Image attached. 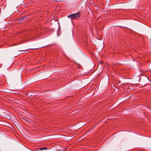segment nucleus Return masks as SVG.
Listing matches in <instances>:
<instances>
[{"mask_svg":"<svg viewBox=\"0 0 151 151\" xmlns=\"http://www.w3.org/2000/svg\"><path fill=\"white\" fill-rule=\"evenodd\" d=\"M36 48H34L33 49H36Z\"/></svg>","mask_w":151,"mask_h":151,"instance_id":"4","label":"nucleus"},{"mask_svg":"<svg viewBox=\"0 0 151 151\" xmlns=\"http://www.w3.org/2000/svg\"><path fill=\"white\" fill-rule=\"evenodd\" d=\"M37 149H39L40 150H47V147H42V148H38Z\"/></svg>","mask_w":151,"mask_h":151,"instance_id":"3","label":"nucleus"},{"mask_svg":"<svg viewBox=\"0 0 151 151\" xmlns=\"http://www.w3.org/2000/svg\"><path fill=\"white\" fill-rule=\"evenodd\" d=\"M26 18L27 17L25 16L21 17L19 18L18 20V21L19 22L20 24L22 23L24 21L25 19H26Z\"/></svg>","mask_w":151,"mask_h":151,"instance_id":"2","label":"nucleus"},{"mask_svg":"<svg viewBox=\"0 0 151 151\" xmlns=\"http://www.w3.org/2000/svg\"><path fill=\"white\" fill-rule=\"evenodd\" d=\"M81 12H78L75 14H72L68 16V17L70 18L71 20L73 19L77 20L80 18Z\"/></svg>","mask_w":151,"mask_h":151,"instance_id":"1","label":"nucleus"}]
</instances>
